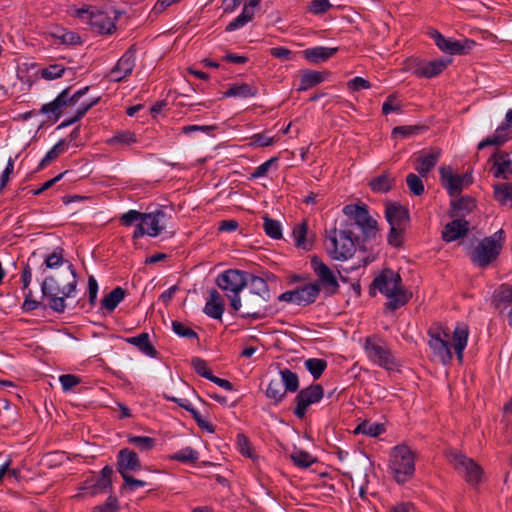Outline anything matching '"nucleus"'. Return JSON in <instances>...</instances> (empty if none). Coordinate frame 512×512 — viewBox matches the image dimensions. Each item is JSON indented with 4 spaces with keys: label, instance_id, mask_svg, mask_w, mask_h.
Listing matches in <instances>:
<instances>
[{
    "label": "nucleus",
    "instance_id": "nucleus-46",
    "mask_svg": "<svg viewBox=\"0 0 512 512\" xmlns=\"http://www.w3.org/2000/svg\"><path fill=\"white\" fill-rule=\"evenodd\" d=\"M65 140H60L56 145H54L45 155V157L41 160L38 169H43L50 162L55 160L60 154L65 151Z\"/></svg>",
    "mask_w": 512,
    "mask_h": 512
},
{
    "label": "nucleus",
    "instance_id": "nucleus-51",
    "mask_svg": "<svg viewBox=\"0 0 512 512\" xmlns=\"http://www.w3.org/2000/svg\"><path fill=\"white\" fill-rule=\"evenodd\" d=\"M463 476L469 484L477 485L481 481L482 468L472 459L470 468Z\"/></svg>",
    "mask_w": 512,
    "mask_h": 512
},
{
    "label": "nucleus",
    "instance_id": "nucleus-6",
    "mask_svg": "<svg viewBox=\"0 0 512 512\" xmlns=\"http://www.w3.org/2000/svg\"><path fill=\"white\" fill-rule=\"evenodd\" d=\"M249 275L250 274L240 270L229 269L221 273L216 279V283L220 289L232 293V295H228V297L230 299V306L234 311L241 309L239 292L248 285L250 281Z\"/></svg>",
    "mask_w": 512,
    "mask_h": 512
},
{
    "label": "nucleus",
    "instance_id": "nucleus-9",
    "mask_svg": "<svg viewBox=\"0 0 512 512\" xmlns=\"http://www.w3.org/2000/svg\"><path fill=\"white\" fill-rule=\"evenodd\" d=\"M429 341L428 345L444 365L451 363L453 355L451 351L452 345L449 342V333L439 324L431 326L428 330Z\"/></svg>",
    "mask_w": 512,
    "mask_h": 512
},
{
    "label": "nucleus",
    "instance_id": "nucleus-63",
    "mask_svg": "<svg viewBox=\"0 0 512 512\" xmlns=\"http://www.w3.org/2000/svg\"><path fill=\"white\" fill-rule=\"evenodd\" d=\"M237 444L242 455L252 457L249 439L244 434L237 435Z\"/></svg>",
    "mask_w": 512,
    "mask_h": 512
},
{
    "label": "nucleus",
    "instance_id": "nucleus-17",
    "mask_svg": "<svg viewBox=\"0 0 512 512\" xmlns=\"http://www.w3.org/2000/svg\"><path fill=\"white\" fill-rule=\"evenodd\" d=\"M508 153L505 151L497 150L489 159L493 162V175L496 178H503L508 180L512 175V162L508 159Z\"/></svg>",
    "mask_w": 512,
    "mask_h": 512
},
{
    "label": "nucleus",
    "instance_id": "nucleus-4",
    "mask_svg": "<svg viewBox=\"0 0 512 512\" xmlns=\"http://www.w3.org/2000/svg\"><path fill=\"white\" fill-rule=\"evenodd\" d=\"M249 291L241 301L242 318L262 319L267 315V303L270 300V291L267 282L258 276L249 275Z\"/></svg>",
    "mask_w": 512,
    "mask_h": 512
},
{
    "label": "nucleus",
    "instance_id": "nucleus-1",
    "mask_svg": "<svg viewBox=\"0 0 512 512\" xmlns=\"http://www.w3.org/2000/svg\"><path fill=\"white\" fill-rule=\"evenodd\" d=\"M343 213L349 221L341 224L340 229H331L325 244L331 258L339 261L351 258L356 246L365 251L363 243L374 239L378 232L377 221L369 214L365 204H348L344 206Z\"/></svg>",
    "mask_w": 512,
    "mask_h": 512
},
{
    "label": "nucleus",
    "instance_id": "nucleus-35",
    "mask_svg": "<svg viewBox=\"0 0 512 512\" xmlns=\"http://www.w3.org/2000/svg\"><path fill=\"white\" fill-rule=\"evenodd\" d=\"M281 383L286 392H296L299 389L297 374L288 368L280 370Z\"/></svg>",
    "mask_w": 512,
    "mask_h": 512
},
{
    "label": "nucleus",
    "instance_id": "nucleus-41",
    "mask_svg": "<svg viewBox=\"0 0 512 512\" xmlns=\"http://www.w3.org/2000/svg\"><path fill=\"white\" fill-rule=\"evenodd\" d=\"M448 457L454 469L460 474L464 475L465 472L470 468L472 459L466 457L465 455L454 452L450 453Z\"/></svg>",
    "mask_w": 512,
    "mask_h": 512
},
{
    "label": "nucleus",
    "instance_id": "nucleus-13",
    "mask_svg": "<svg viewBox=\"0 0 512 512\" xmlns=\"http://www.w3.org/2000/svg\"><path fill=\"white\" fill-rule=\"evenodd\" d=\"M431 36L440 50L454 55L466 54L476 44L475 41L469 39L462 41L447 39L437 30H434Z\"/></svg>",
    "mask_w": 512,
    "mask_h": 512
},
{
    "label": "nucleus",
    "instance_id": "nucleus-57",
    "mask_svg": "<svg viewBox=\"0 0 512 512\" xmlns=\"http://www.w3.org/2000/svg\"><path fill=\"white\" fill-rule=\"evenodd\" d=\"M422 127L417 125H411V126H397L392 130V136L397 137L401 136L403 138L409 137L411 135L417 134Z\"/></svg>",
    "mask_w": 512,
    "mask_h": 512
},
{
    "label": "nucleus",
    "instance_id": "nucleus-39",
    "mask_svg": "<svg viewBox=\"0 0 512 512\" xmlns=\"http://www.w3.org/2000/svg\"><path fill=\"white\" fill-rule=\"evenodd\" d=\"M494 198L502 205L512 202V184L499 183L494 186Z\"/></svg>",
    "mask_w": 512,
    "mask_h": 512
},
{
    "label": "nucleus",
    "instance_id": "nucleus-29",
    "mask_svg": "<svg viewBox=\"0 0 512 512\" xmlns=\"http://www.w3.org/2000/svg\"><path fill=\"white\" fill-rule=\"evenodd\" d=\"M126 290L118 286L108 293L102 300L101 306L108 312H112L116 309L119 303L125 298Z\"/></svg>",
    "mask_w": 512,
    "mask_h": 512
},
{
    "label": "nucleus",
    "instance_id": "nucleus-42",
    "mask_svg": "<svg viewBox=\"0 0 512 512\" xmlns=\"http://www.w3.org/2000/svg\"><path fill=\"white\" fill-rule=\"evenodd\" d=\"M305 367L314 379H318L325 371L327 362L324 359L310 358L305 361Z\"/></svg>",
    "mask_w": 512,
    "mask_h": 512
},
{
    "label": "nucleus",
    "instance_id": "nucleus-50",
    "mask_svg": "<svg viewBox=\"0 0 512 512\" xmlns=\"http://www.w3.org/2000/svg\"><path fill=\"white\" fill-rule=\"evenodd\" d=\"M406 183L410 192L416 196H421L425 191L422 179L414 173L407 175Z\"/></svg>",
    "mask_w": 512,
    "mask_h": 512
},
{
    "label": "nucleus",
    "instance_id": "nucleus-21",
    "mask_svg": "<svg viewBox=\"0 0 512 512\" xmlns=\"http://www.w3.org/2000/svg\"><path fill=\"white\" fill-rule=\"evenodd\" d=\"M450 63L451 59H435L416 67L414 74L417 77L432 78L439 75Z\"/></svg>",
    "mask_w": 512,
    "mask_h": 512
},
{
    "label": "nucleus",
    "instance_id": "nucleus-55",
    "mask_svg": "<svg viewBox=\"0 0 512 512\" xmlns=\"http://www.w3.org/2000/svg\"><path fill=\"white\" fill-rule=\"evenodd\" d=\"M172 329L180 337H185L188 339H198V334L193 329L185 326L183 323L179 321L172 322Z\"/></svg>",
    "mask_w": 512,
    "mask_h": 512
},
{
    "label": "nucleus",
    "instance_id": "nucleus-24",
    "mask_svg": "<svg viewBox=\"0 0 512 512\" xmlns=\"http://www.w3.org/2000/svg\"><path fill=\"white\" fill-rule=\"evenodd\" d=\"M203 311L207 316L213 319L222 318L224 303L220 293L216 289H212L210 291L209 299L207 300Z\"/></svg>",
    "mask_w": 512,
    "mask_h": 512
},
{
    "label": "nucleus",
    "instance_id": "nucleus-32",
    "mask_svg": "<svg viewBox=\"0 0 512 512\" xmlns=\"http://www.w3.org/2000/svg\"><path fill=\"white\" fill-rule=\"evenodd\" d=\"M308 224L303 221L300 224L294 226L292 235L295 240V244L298 248L309 250L311 248V242L307 239Z\"/></svg>",
    "mask_w": 512,
    "mask_h": 512
},
{
    "label": "nucleus",
    "instance_id": "nucleus-31",
    "mask_svg": "<svg viewBox=\"0 0 512 512\" xmlns=\"http://www.w3.org/2000/svg\"><path fill=\"white\" fill-rule=\"evenodd\" d=\"M395 185V178L388 173H383L372 179L369 183L371 190L375 193H387Z\"/></svg>",
    "mask_w": 512,
    "mask_h": 512
},
{
    "label": "nucleus",
    "instance_id": "nucleus-64",
    "mask_svg": "<svg viewBox=\"0 0 512 512\" xmlns=\"http://www.w3.org/2000/svg\"><path fill=\"white\" fill-rule=\"evenodd\" d=\"M270 54L282 60H290L293 56V52L285 47H273L270 49Z\"/></svg>",
    "mask_w": 512,
    "mask_h": 512
},
{
    "label": "nucleus",
    "instance_id": "nucleus-37",
    "mask_svg": "<svg viewBox=\"0 0 512 512\" xmlns=\"http://www.w3.org/2000/svg\"><path fill=\"white\" fill-rule=\"evenodd\" d=\"M128 443L137 447L140 451H150L156 445V439L148 436H127Z\"/></svg>",
    "mask_w": 512,
    "mask_h": 512
},
{
    "label": "nucleus",
    "instance_id": "nucleus-2",
    "mask_svg": "<svg viewBox=\"0 0 512 512\" xmlns=\"http://www.w3.org/2000/svg\"><path fill=\"white\" fill-rule=\"evenodd\" d=\"M78 279L73 265H68V271L57 276H49L41 284L44 298L48 300V306L57 313L65 311L66 298L76 291Z\"/></svg>",
    "mask_w": 512,
    "mask_h": 512
},
{
    "label": "nucleus",
    "instance_id": "nucleus-3",
    "mask_svg": "<svg viewBox=\"0 0 512 512\" xmlns=\"http://www.w3.org/2000/svg\"><path fill=\"white\" fill-rule=\"evenodd\" d=\"M376 290L389 299L385 303V308L390 311L403 307L412 298V292L405 288L400 274L388 268L383 269L370 284L369 294L371 296L376 295Z\"/></svg>",
    "mask_w": 512,
    "mask_h": 512
},
{
    "label": "nucleus",
    "instance_id": "nucleus-53",
    "mask_svg": "<svg viewBox=\"0 0 512 512\" xmlns=\"http://www.w3.org/2000/svg\"><path fill=\"white\" fill-rule=\"evenodd\" d=\"M404 228L402 226H390L387 240L391 246L396 248L402 246Z\"/></svg>",
    "mask_w": 512,
    "mask_h": 512
},
{
    "label": "nucleus",
    "instance_id": "nucleus-52",
    "mask_svg": "<svg viewBox=\"0 0 512 512\" xmlns=\"http://www.w3.org/2000/svg\"><path fill=\"white\" fill-rule=\"evenodd\" d=\"M64 262V249L57 247L54 251L45 258L46 268H56Z\"/></svg>",
    "mask_w": 512,
    "mask_h": 512
},
{
    "label": "nucleus",
    "instance_id": "nucleus-7",
    "mask_svg": "<svg viewBox=\"0 0 512 512\" xmlns=\"http://www.w3.org/2000/svg\"><path fill=\"white\" fill-rule=\"evenodd\" d=\"M390 468L398 483H405L415 472V456L406 445H398L393 448L390 459Z\"/></svg>",
    "mask_w": 512,
    "mask_h": 512
},
{
    "label": "nucleus",
    "instance_id": "nucleus-14",
    "mask_svg": "<svg viewBox=\"0 0 512 512\" xmlns=\"http://www.w3.org/2000/svg\"><path fill=\"white\" fill-rule=\"evenodd\" d=\"M84 14H89L90 26L99 34H112L116 30L114 19L109 17L106 13L98 10H78L79 17H83Z\"/></svg>",
    "mask_w": 512,
    "mask_h": 512
},
{
    "label": "nucleus",
    "instance_id": "nucleus-8",
    "mask_svg": "<svg viewBox=\"0 0 512 512\" xmlns=\"http://www.w3.org/2000/svg\"><path fill=\"white\" fill-rule=\"evenodd\" d=\"M364 350L369 360L374 364L387 370H394L398 367L396 358L381 338L377 336L367 337L364 343Z\"/></svg>",
    "mask_w": 512,
    "mask_h": 512
},
{
    "label": "nucleus",
    "instance_id": "nucleus-26",
    "mask_svg": "<svg viewBox=\"0 0 512 512\" xmlns=\"http://www.w3.org/2000/svg\"><path fill=\"white\" fill-rule=\"evenodd\" d=\"M468 335L469 331L467 326H457L453 331V347L460 363L463 361V353L467 346Z\"/></svg>",
    "mask_w": 512,
    "mask_h": 512
},
{
    "label": "nucleus",
    "instance_id": "nucleus-16",
    "mask_svg": "<svg viewBox=\"0 0 512 512\" xmlns=\"http://www.w3.org/2000/svg\"><path fill=\"white\" fill-rule=\"evenodd\" d=\"M117 471L121 476L136 472L141 469V462L137 453L128 448H123L117 455Z\"/></svg>",
    "mask_w": 512,
    "mask_h": 512
},
{
    "label": "nucleus",
    "instance_id": "nucleus-54",
    "mask_svg": "<svg viewBox=\"0 0 512 512\" xmlns=\"http://www.w3.org/2000/svg\"><path fill=\"white\" fill-rule=\"evenodd\" d=\"M65 72V68L59 64H52L42 69L41 76L47 80L60 78Z\"/></svg>",
    "mask_w": 512,
    "mask_h": 512
},
{
    "label": "nucleus",
    "instance_id": "nucleus-30",
    "mask_svg": "<svg viewBox=\"0 0 512 512\" xmlns=\"http://www.w3.org/2000/svg\"><path fill=\"white\" fill-rule=\"evenodd\" d=\"M127 341L137 346L142 353L152 358H155L158 355V352L150 342L149 335L147 333H141L138 336L128 338Z\"/></svg>",
    "mask_w": 512,
    "mask_h": 512
},
{
    "label": "nucleus",
    "instance_id": "nucleus-19",
    "mask_svg": "<svg viewBox=\"0 0 512 512\" xmlns=\"http://www.w3.org/2000/svg\"><path fill=\"white\" fill-rule=\"evenodd\" d=\"M385 217L390 226L405 227L409 222V211L399 203L388 202L385 208Z\"/></svg>",
    "mask_w": 512,
    "mask_h": 512
},
{
    "label": "nucleus",
    "instance_id": "nucleus-62",
    "mask_svg": "<svg viewBox=\"0 0 512 512\" xmlns=\"http://www.w3.org/2000/svg\"><path fill=\"white\" fill-rule=\"evenodd\" d=\"M347 86L352 91H359L371 88V83L362 77H355L348 81Z\"/></svg>",
    "mask_w": 512,
    "mask_h": 512
},
{
    "label": "nucleus",
    "instance_id": "nucleus-10",
    "mask_svg": "<svg viewBox=\"0 0 512 512\" xmlns=\"http://www.w3.org/2000/svg\"><path fill=\"white\" fill-rule=\"evenodd\" d=\"M320 294L318 283H309L294 290L285 291L278 296L281 302L294 303L300 306H307L316 301Z\"/></svg>",
    "mask_w": 512,
    "mask_h": 512
},
{
    "label": "nucleus",
    "instance_id": "nucleus-28",
    "mask_svg": "<svg viewBox=\"0 0 512 512\" xmlns=\"http://www.w3.org/2000/svg\"><path fill=\"white\" fill-rule=\"evenodd\" d=\"M325 80V73L313 71V70H305L302 72L300 77V86L298 91H306Z\"/></svg>",
    "mask_w": 512,
    "mask_h": 512
},
{
    "label": "nucleus",
    "instance_id": "nucleus-33",
    "mask_svg": "<svg viewBox=\"0 0 512 512\" xmlns=\"http://www.w3.org/2000/svg\"><path fill=\"white\" fill-rule=\"evenodd\" d=\"M67 90H63L52 102L44 104L40 113L42 114H53L55 120H58L62 114L61 108L65 106L64 98L66 97Z\"/></svg>",
    "mask_w": 512,
    "mask_h": 512
},
{
    "label": "nucleus",
    "instance_id": "nucleus-43",
    "mask_svg": "<svg viewBox=\"0 0 512 512\" xmlns=\"http://www.w3.org/2000/svg\"><path fill=\"white\" fill-rule=\"evenodd\" d=\"M385 431V427L380 423H370L368 421H364L359 424L355 430L356 433H363L368 436L376 437L382 434Z\"/></svg>",
    "mask_w": 512,
    "mask_h": 512
},
{
    "label": "nucleus",
    "instance_id": "nucleus-38",
    "mask_svg": "<svg viewBox=\"0 0 512 512\" xmlns=\"http://www.w3.org/2000/svg\"><path fill=\"white\" fill-rule=\"evenodd\" d=\"M254 14L255 12L252 11L251 7L244 6L242 13L227 25L226 31L230 32L244 26L248 22L252 21Z\"/></svg>",
    "mask_w": 512,
    "mask_h": 512
},
{
    "label": "nucleus",
    "instance_id": "nucleus-34",
    "mask_svg": "<svg viewBox=\"0 0 512 512\" xmlns=\"http://www.w3.org/2000/svg\"><path fill=\"white\" fill-rule=\"evenodd\" d=\"M257 93V89L247 83L233 84L227 91L224 92V97H253Z\"/></svg>",
    "mask_w": 512,
    "mask_h": 512
},
{
    "label": "nucleus",
    "instance_id": "nucleus-15",
    "mask_svg": "<svg viewBox=\"0 0 512 512\" xmlns=\"http://www.w3.org/2000/svg\"><path fill=\"white\" fill-rule=\"evenodd\" d=\"M137 48L136 45H131L128 50L123 54V56L118 60L115 67L111 70L110 76L111 80L115 82H120L128 77L135 66V54Z\"/></svg>",
    "mask_w": 512,
    "mask_h": 512
},
{
    "label": "nucleus",
    "instance_id": "nucleus-22",
    "mask_svg": "<svg viewBox=\"0 0 512 512\" xmlns=\"http://www.w3.org/2000/svg\"><path fill=\"white\" fill-rule=\"evenodd\" d=\"M441 155L439 148H431L428 153H422L415 166L416 171L422 177H426L429 172L436 166Z\"/></svg>",
    "mask_w": 512,
    "mask_h": 512
},
{
    "label": "nucleus",
    "instance_id": "nucleus-18",
    "mask_svg": "<svg viewBox=\"0 0 512 512\" xmlns=\"http://www.w3.org/2000/svg\"><path fill=\"white\" fill-rule=\"evenodd\" d=\"M439 172L441 184L448 191V194L452 197L460 195L464 187L460 175L454 174L451 167H441Z\"/></svg>",
    "mask_w": 512,
    "mask_h": 512
},
{
    "label": "nucleus",
    "instance_id": "nucleus-49",
    "mask_svg": "<svg viewBox=\"0 0 512 512\" xmlns=\"http://www.w3.org/2000/svg\"><path fill=\"white\" fill-rule=\"evenodd\" d=\"M52 37L59 39L62 44L77 45L81 43V37L72 31L61 30L51 33Z\"/></svg>",
    "mask_w": 512,
    "mask_h": 512
},
{
    "label": "nucleus",
    "instance_id": "nucleus-27",
    "mask_svg": "<svg viewBox=\"0 0 512 512\" xmlns=\"http://www.w3.org/2000/svg\"><path fill=\"white\" fill-rule=\"evenodd\" d=\"M338 51V48H327V47H314L309 48L303 51L304 57L312 62V63H319L324 62L328 60L330 57H332L336 52Z\"/></svg>",
    "mask_w": 512,
    "mask_h": 512
},
{
    "label": "nucleus",
    "instance_id": "nucleus-12",
    "mask_svg": "<svg viewBox=\"0 0 512 512\" xmlns=\"http://www.w3.org/2000/svg\"><path fill=\"white\" fill-rule=\"evenodd\" d=\"M311 267L318 278L316 283L320 285V289L323 288L330 295L338 292L339 283L336 276L318 256L311 258Z\"/></svg>",
    "mask_w": 512,
    "mask_h": 512
},
{
    "label": "nucleus",
    "instance_id": "nucleus-25",
    "mask_svg": "<svg viewBox=\"0 0 512 512\" xmlns=\"http://www.w3.org/2000/svg\"><path fill=\"white\" fill-rule=\"evenodd\" d=\"M476 208V201L473 197L464 196L451 202L450 216L453 218L464 219L466 214Z\"/></svg>",
    "mask_w": 512,
    "mask_h": 512
},
{
    "label": "nucleus",
    "instance_id": "nucleus-47",
    "mask_svg": "<svg viewBox=\"0 0 512 512\" xmlns=\"http://www.w3.org/2000/svg\"><path fill=\"white\" fill-rule=\"evenodd\" d=\"M171 458L182 463H196L199 455L193 448L186 447L175 453Z\"/></svg>",
    "mask_w": 512,
    "mask_h": 512
},
{
    "label": "nucleus",
    "instance_id": "nucleus-59",
    "mask_svg": "<svg viewBox=\"0 0 512 512\" xmlns=\"http://www.w3.org/2000/svg\"><path fill=\"white\" fill-rule=\"evenodd\" d=\"M332 5L329 0H313L309 5V11L319 15L328 11Z\"/></svg>",
    "mask_w": 512,
    "mask_h": 512
},
{
    "label": "nucleus",
    "instance_id": "nucleus-5",
    "mask_svg": "<svg viewBox=\"0 0 512 512\" xmlns=\"http://www.w3.org/2000/svg\"><path fill=\"white\" fill-rule=\"evenodd\" d=\"M505 243V231L499 229L493 235L483 238L471 252L473 264L485 268L494 262L501 253Z\"/></svg>",
    "mask_w": 512,
    "mask_h": 512
},
{
    "label": "nucleus",
    "instance_id": "nucleus-61",
    "mask_svg": "<svg viewBox=\"0 0 512 512\" xmlns=\"http://www.w3.org/2000/svg\"><path fill=\"white\" fill-rule=\"evenodd\" d=\"M124 480L123 489H129L131 491L136 490L139 487H144L146 485V482L140 479L134 478L132 475L127 474L122 476Z\"/></svg>",
    "mask_w": 512,
    "mask_h": 512
},
{
    "label": "nucleus",
    "instance_id": "nucleus-45",
    "mask_svg": "<svg viewBox=\"0 0 512 512\" xmlns=\"http://www.w3.org/2000/svg\"><path fill=\"white\" fill-rule=\"evenodd\" d=\"M263 220L265 233L273 239H280L282 237V228L280 223L267 215L263 217Z\"/></svg>",
    "mask_w": 512,
    "mask_h": 512
},
{
    "label": "nucleus",
    "instance_id": "nucleus-60",
    "mask_svg": "<svg viewBox=\"0 0 512 512\" xmlns=\"http://www.w3.org/2000/svg\"><path fill=\"white\" fill-rule=\"evenodd\" d=\"M59 380L64 391L71 390L73 387H75L81 382L80 378L73 374L61 375Z\"/></svg>",
    "mask_w": 512,
    "mask_h": 512
},
{
    "label": "nucleus",
    "instance_id": "nucleus-36",
    "mask_svg": "<svg viewBox=\"0 0 512 512\" xmlns=\"http://www.w3.org/2000/svg\"><path fill=\"white\" fill-rule=\"evenodd\" d=\"M286 395L283 385L279 379H272L266 389V396L273 399L275 403H279Z\"/></svg>",
    "mask_w": 512,
    "mask_h": 512
},
{
    "label": "nucleus",
    "instance_id": "nucleus-11",
    "mask_svg": "<svg viewBox=\"0 0 512 512\" xmlns=\"http://www.w3.org/2000/svg\"><path fill=\"white\" fill-rule=\"evenodd\" d=\"M324 395V389L320 384H312L301 389L295 397L296 407L294 415L298 419H303L306 415L307 408L319 402Z\"/></svg>",
    "mask_w": 512,
    "mask_h": 512
},
{
    "label": "nucleus",
    "instance_id": "nucleus-58",
    "mask_svg": "<svg viewBox=\"0 0 512 512\" xmlns=\"http://www.w3.org/2000/svg\"><path fill=\"white\" fill-rule=\"evenodd\" d=\"M397 95L391 94L387 97L386 101L382 105V113L388 115L391 112H398L401 106L396 102Z\"/></svg>",
    "mask_w": 512,
    "mask_h": 512
},
{
    "label": "nucleus",
    "instance_id": "nucleus-44",
    "mask_svg": "<svg viewBox=\"0 0 512 512\" xmlns=\"http://www.w3.org/2000/svg\"><path fill=\"white\" fill-rule=\"evenodd\" d=\"M494 302L497 308L512 304V287L502 285L494 296Z\"/></svg>",
    "mask_w": 512,
    "mask_h": 512
},
{
    "label": "nucleus",
    "instance_id": "nucleus-48",
    "mask_svg": "<svg viewBox=\"0 0 512 512\" xmlns=\"http://www.w3.org/2000/svg\"><path fill=\"white\" fill-rule=\"evenodd\" d=\"M146 213L139 212L137 210H129L123 213L119 220L120 223L126 227L134 225L136 222H144Z\"/></svg>",
    "mask_w": 512,
    "mask_h": 512
},
{
    "label": "nucleus",
    "instance_id": "nucleus-20",
    "mask_svg": "<svg viewBox=\"0 0 512 512\" xmlns=\"http://www.w3.org/2000/svg\"><path fill=\"white\" fill-rule=\"evenodd\" d=\"M469 231V222L465 219L455 218L447 223L442 230V239L452 242L464 237Z\"/></svg>",
    "mask_w": 512,
    "mask_h": 512
},
{
    "label": "nucleus",
    "instance_id": "nucleus-40",
    "mask_svg": "<svg viewBox=\"0 0 512 512\" xmlns=\"http://www.w3.org/2000/svg\"><path fill=\"white\" fill-rule=\"evenodd\" d=\"M290 459L294 463L295 466L299 468H308L313 463L316 462V459L310 455L307 451L304 450H295L291 455Z\"/></svg>",
    "mask_w": 512,
    "mask_h": 512
},
{
    "label": "nucleus",
    "instance_id": "nucleus-23",
    "mask_svg": "<svg viewBox=\"0 0 512 512\" xmlns=\"http://www.w3.org/2000/svg\"><path fill=\"white\" fill-rule=\"evenodd\" d=\"M166 213L158 209L154 212L146 213L145 224L149 225L147 235L151 237L158 236L165 228Z\"/></svg>",
    "mask_w": 512,
    "mask_h": 512
},
{
    "label": "nucleus",
    "instance_id": "nucleus-56",
    "mask_svg": "<svg viewBox=\"0 0 512 512\" xmlns=\"http://www.w3.org/2000/svg\"><path fill=\"white\" fill-rule=\"evenodd\" d=\"M191 363H192V366L197 374H199L200 376H202L208 380L212 377L213 374H212L211 370L208 369L207 363L205 360H203L199 357H194L192 359Z\"/></svg>",
    "mask_w": 512,
    "mask_h": 512
}]
</instances>
